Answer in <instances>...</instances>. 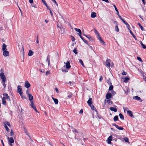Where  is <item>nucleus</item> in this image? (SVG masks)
Instances as JSON below:
<instances>
[{
  "label": "nucleus",
  "mask_w": 146,
  "mask_h": 146,
  "mask_svg": "<svg viewBox=\"0 0 146 146\" xmlns=\"http://www.w3.org/2000/svg\"><path fill=\"white\" fill-rule=\"evenodd\" d=\"M0 77L1 78L3 82H6L7 81L5 76L4 75L3 72H1L0 74Z\"/></svg>",
  "instance_id": "f257e3e1"
},
{
  "label": "nucleus",
  "mask_w": 146,
  "mask_h": 146,
  "mask_svg": "<svg viewBox=\"0 0 146 146\" xmlns=\"http://www.w3.org/2000/svg\"><path fill=\"white\" fill-rule=\"evenodd\" d=\"M127 28V29L129 31V32L130 33L131 35L133 36V38H134L135 40H137V38L133 34L132 31L130 29V26L129 25V26L128 27V26H126Z\"/></svg>",
  "instance_id": "f03ea898"
},
{
  "label": "nucleus",
  "mask_w": 146,
  "mask_h": 146,
  "mask_svg": "<svg viewBox=\"0 0 146 146\" xmlns=\"http://www.w3.org/2000/svg\"><path fill=\"white\" fill-rule=\"evenodd\" d=\"M21 86H17V92L19 93L20 95H21L23 94L22 89L21 88Z\"/></svg>",
  "instance_id": "7ed1b4c3"
},
{
  "label": "nucleus",
  "mask_w": 146,
  "mask_h": 146,
  "mask_svg": "<svg viewBox=\"0 0 146 146\" xmlns=\"http://www.w3.org/2000/svg\"><path fill=\"white\" fill-rule=\"evenodd\" d=\"M64 64H66V65L64 66V67L65 66L66 68L67 69H69L71 68L70 61H67L66 63L64 62Z\"/></svg>",
  "instance_id": "20e7f679"
},
{
  "label": "nucleus",
  "mask_w": 146,
  "mask_h": 146,
  "mask_svg": "<svg viewBox=\"0 0 146 146\" xmlns=\"http://www.w3.org/2000/svg\"><path fill=\"white\" fill-rule=\"evenodd\" d=\"M6 135L8 139V143H14V141L13 137H11L10 138L7 135Z\"/></svg>",
  "instance_id": "39448f33"
},
{
  "label": "nucleus",
  "mask_w": 146,
  "mask_h": 146,
  "mask_svg": "<svg viewBox=\"0 0 146 146\" xmlns=\"http://www.w3.org/2000/svg\"><path fill=\"white\" fill-rule=\"evenodd\" d=\"M82 33H83V35L86 36V37H87L89 39V40L90 41H93L94 40L93 38L92 37L90 36V35H86L85 34H84V30H83V32H82Z\"/></svg>",
  "instance_id": "423d86ee"
},
{
  "label": "nucleus",
  "mask_w": 146,
  "mask_h": 146,
  "mask_svg": "<svg viewBox=\"0 0 146 146\" xmlns=\"http://www.w3.org/2000/svg\"><path fill=\"white\" fill-rule=\"evenodd\" d=\"M111 60L110 59H107L106 60L105 66L107 67H110V62Z\"/></svg>",
  "instance_id": "0eeeda50"
},
{
  "label": "nucleus",
  "mask_w": 146,
  "mask_h": 146,
  "mask_svg": "<svg viewBox=\"0 0 146 146\" xmlns=\"http://www.w3.org/2000/svg\"><path fill=\"white\" fill-rule=\"evenodd\" d=\"M112 94L110 92H108L106 96V98L107 99H110L112 97Z\"/></svg>",
  "instance_id": "6e6552de"
},
{
  "label": "nucleus",
  "mask_w": 146,
  "mask_h": 146,
  "mask_svg": "<svg viewBox=\"0 0 146 146\" xmlns=\"http://www.w3.org/2000/svg\"><path fill=\"white\" fill-rule=\"evenodd\" d=\"M113 138L112 136L111 135L108 138L107 140L106 141L109 144H111V141L112 140V138Z\"/></svg>",
  "instance_id": "1a4fd4ad"
},
{
  "label": "nucleus",
  "mask_w": 146,
  "mask_h": 146,
  "mask_svg": "<svg viewBox=\"0 0 146 146\" xmlns=\"http://www.w3.org/2000/svg\"><path fill=\"white\" fill-rule=\"evenodd\" d=\"M31 85L28 81H26L25 82V86L26 88H29Z\"/></svg>",
  "instance_id": "9d476101"
},
{
  "label": "nucleus",
  "mask_w": 146,
  "mask_h": 146,
  "mask_svg": "<svg viewBox=\"0 0 146 146\" xmlns=\"http://www.w3.org/2000/svg\"><path fill=\"white\" fill-rule=\"evenodd\" d=\"M3 55L5 57L7 56H9V51L6 50H4L3 51Z\"/></svg>",
  "instance_id": "9b49d317"
},
{
  "label": "nucleus",
  "mask_w": 146,
  "mask_h": 146,
  "mask_svg": "<svg viewBox=\"0 0 146 146\" xmlns=\"http://www.w3.org/2000/svg\"><path fill=\"white\" fill-rule=\"evenodd\" d=\"M31 107L36 112H38V111L36 110V108L35 106L34 105L33 101H31Z\"/></svg>",
  "instance_id": "f8f14e48"
},
{
  "label": "nucleus",
  "mask_w": 146,
  "mask_h": 146,
  "mask_svg": "<svg viewBox=\"0 0 146 146\" xmlns=\"http://www.w3.org/2000/svg\"><path fill=\"white\" fill-rule=\"evenodd\" d=\"M72 96V94L71 92H68L66 96V98L69 99L71 98Z\"/></svg>",
  "instance_id": "ddd939ff"
},
{
  "label": "nucleus",
  "mask_w": 146,
  "mask_h": 146,
  "mask_svg": "<svg viewBox=\"0 0 146 146\" xmlns=\"http://www.w3.org/2000/svg\"><path fill=\"white\" fill-rule=\"evenodd\" d=\"M133 99H135L137 100H139L141 102L143 101V100L141 99V98L137 96H133Z\"/></svg>",
  "instance_id": "4468645a"
},
{
  "label": "nucleus",
  "mask_w": 146,
  "mask_h": 146,
  "mask_svg": "<svg viewBox=\"0 0 146 146\" xmlns=\"http://www.w3.org/2000/svg\"><path fill=\"white\" fill-rule=\"evenodd\" d=\"M3 95L4 96H5L6 99H7L10 102L11 99L10 97L7 94H3Z\"/></svg>",
  "instance_id": "2eb2a0df"
},
{
  "label": "nucleus",
  "mask_w": 146,
  "mask_h": 146,
  "mask_svg": "<svg viewBox=\"0 0 146 146\" xmlns=\"http://www.w3.org/2000/svg\"><path fill=\"white\" fill-rule=\"evenodd\" d=\"M87 103L88 104L89 106H90V105L92 104V99L91 98H90L87 102Z\"/></svg>",
  "instance_id": "dca6fc26"
},
{
  "label": "nucleus",
  "mask_w": 146,
  "mask_h": 146,
  "mask_svg": "<svg viewBox=\"0 0 146 146\" xmlns=\"http://www.w3.org/2000/svg\"><path fill=\"white\" fill-rule=\"evenodd\" d=\"M127 114L131 117H134L133 115L132 114V113L131 111L128 110L127 111Z\"/></svg>",
  "instance_id": "f3484780"
},
{
  "label": "nucleus",
  "mask_w": 146,
  "mask_h": 146,
  "mask_svg": "<svg viewBox=\"0 0 146 146\" xmlns=\"http://www.w3.org/2000/svg\"><path fill=\"white\" fill-rule=\"evenodd\" d=\"M28 96L29 99V100L30 101V102H31V101H33L32 100L33 99V96L31 94H29Z\"/></svg>",
  "instance_id": "a211bd4d"
},
{
  "label": "nucleus",
  "mask_w": 146,
  "mask_h": 146,
  "mask_svg": "<svg viewBox=\"0 0 146 146\" xmlns=\"http://www.w3.org/2000/svg\"><path fill=\"white\" fill-rule=\"evenodd\" d=\"M97 16L96 14L94 12H92L91 15V17L92 18H94Z\"/></svg>",
  "instance_id": "6ab92c4d"
},
{
  "label": "nucleus",
  "mask_w": 146,
  "mask_h": 146,
  "mask_svg": "<svg viewBox=\"0 0 146 146\" xmlns=\"http://www.w3.org/2000/svg\"><path fill=\"white\" fill-rule=\"evenodd\" d=\"M91 108V109L92 110H95V111L97 112V110H96V108H95L94 107V106L92 104H91V105H90V106H89Z\"/></svg>",
  "instance_id": "aec40b11"
},
{
  "label": "nucleus",
  "mask_w": 146,
  "mask_h": 146,
  "mask_svg": "<svg viewBox=\"0 0 146 146\" xmlns=\"http://www.w3.org/2000/svg\"><path fill=\"white\" fill-rule=\"evenodd\" d=\"M110 109L111 111H114V112H116L117 111V109L116 108L113 107H110Z\"/></svg>",
  "instance_id": "412c9836"
},
{
  "label": "nucleus",
  "mask_w": 146,
  "mask_h": 146,
  "mask_svg": "<svg viewBox=\"0 0 146 146\" xmlns=\"http://www.w3.org/2000/svg\"><path fill=\"white\" fill-rule=\"evenodd\" d=\"M33 52L31 50H30L29 51L28 55L29 56H31L33 55Z\"/></svg>",
  "instance_id": "4be33fe9"
},
{
  "label": "nucleus",
  "mask_w": 146,
  "mask_h": 146,
  "mask_svg": "<svg viewBox=\"0 0 146 146\" xmlns=\"http://www.w3.org/2000/svg\"><path fill=\"white\" fill-rule=\"evenodd\" d=\"M74 29L76 31H77L79 33V34L82 35V32L80 29H77L76 28H75Z\"/></svg>",
  "instance_id": "5701e85b"
},
{
  "label": "nucleus",
  "mask_w": 146,
  "mask_h": 146,
  "mask_svg": "<svg viewBox=\"0 0 146 146\" xmlns=\"http://www.w3.org/2000/svg\"><path fill=\"white\" fill-rule=\"evenodd\" d=\"M3 124L4 125L5 124L6 125H8L9 127L11 126L9 122H8L7 121H5L3 122Z\"/></svg>",
  "instance_id": "b1692460"
},
{
  "label": "nucleus",
  "mask_w": 146,
  "mask_h": 146,
  "mask_svg": "<svg viewBox=\"0 0 146 146\" xmlns=\"http://www.w3.org/2000/svg\"><path fill=\"white\" fill-rule=\"evenodd\" d=\"M6 45L5 44H3L2 45V50L3 51L7 50V49L6 48Z\"/></svg>",
  "instance_id": "393cba45"
},
{
  "label": "nucleus",
  "mask_w": 146,
  "mask_h": 146,
  "mask_svg": "<svg viewBox=\"0 0 146 146\" xmlns=\"http://www.w3.org/2000/svg\"><path fill=\"white\" fill-rule=\"evenodd\" d=\"M43 3L47 7L48 9H49V7L47 5L44 0H41Z\"/></svg>",
  "instance_id": "a878e982"
},
{
  "label": "nucleus",
  "mask_w": 146,
  "mask_h": 146,
  "mask_svg": "<svg viewBox=\"0 0 146 146\" xmlns=\"http://www.w3.org/2000/svg\"><path fill=\"white\" fill-rule=\"evenodd\" d=\"M121 20H122V22L127 26H128V27L129 26V25L128 24V23H127V22L125 21L122 18V19H121Z\"/></svg>",
  "instance_id": "bb28decb"
},
{
  "label": "nucleus",
  "mask_w": 146,
  "mask_h": 146,
  "mask_svg": "<svg viewBox=\"0 0 146 146\" xmlns=\"http://www.w3.org/2000/svg\"><path fill=\"white\" fill-rule=\"evenodd\" d=\"M21 52H22L23 53V58H24V48H23V45H22V48L21 49Z\"/></svg>",
  "instance_id": "cd10ccee"
},
{
  "label": "nucleus",
  "mask_w": 146,
  "mask_h": 146,
  "mask_svg": "<svg viewBox=\"0 0 146 146\" xmlns=\"http://www.w3.org/2000/svg\"><path fill=\"white\" fill-rule=\"evenodd\" d=\"M106 82L109 85H110L112 84V83L111 82V81L110 80V78H109L106 81Z\"/></svg>",
  "instance_id": "c85d7f7f"
},
{
  "label": "nucleus",
  "mask_w": 146,
  "mask_h": 146,
  "mask_svg": "<svg viewBox=\"0 0 146 146\" xmlns=\"http://www.w3.org/2000/svg\"><path fill=\"white\" fill-rule=\"evenodd\" d=\"M3 126L5 127V128L6 129V130L7 131V132H9L10 131V129L7 127V125L5 124L3 125Z\"/></svg>",
  "instance_id": "c756f323"
},
{
  "label": "nucleus",
  "mask_w": 146,
  "mask_h": 146,
  "mask_svg": "<svg viewBox=\"0 0 146 146\" xmlns=\"http://www.w3.org/2000/svg\"><path fill=\"white\" fill-rule=\"evenodd\" d=\"M140 42L141 45L142 46V48L144 49H146V46L145 45L143 44V42H142L141 41H140Z\"/></svg>",
  "instance_id": "7c9ffc66"
},
{
  "label": "nucleus",
  "mask_w": 146,
  "mask_h": 146,
  "mask_svg": "<svg viewBox=\"0 0 146 146\" xmlns=\"http://www.w3.org/2000/svg\"><path fill=\"white\" fill-rule=\"evenodd\" d=\"M129 77H125L124 80V82L127 83V82L129 80Z\"/></svg>",
  "instance_id": "2f4dec72"
},
{
  "label": "nucleus",
  "mask_w": 146,
  "mask_h": 146,
  "mask_svg": "<svg viewBox=\"0 0 146 146\" xmlns=\"http://www.w3.org/2000/svg\"><path fill=\"white\" fill-rule=\"evenodd\" d=\"M119 115L121 119L123 120L124 119V117L122 113H120Z\"/></svg>",
  "instance_id": "473e14b6"
},
{
  "label": "nucleus",
  "mask_w": 146,
  "mask_h": 146,
  "mask_svg": "<svg viewBox=\"0 0 146 146\" xmlns=\"http://www.w3.org/2000/svg\"><path fill=\"white\" fill-rule=\"evenodd\" d=\"M118 119V117L117 115H115L113 118V120L115 121H117Z\"/></svg>",
  "instance_id": "72a5a7b5"
},
{
  "label": "nucleus",
  "mask_w": 146,
  "mask_h": 146,
  "mask_svg": "<svg viewBox=\"0 0 146 146\" xmlns=\"http://www.w3.org/2000/svg\"><path fill=\"white\" fill-rule=\"evenodd\" d=\"M107 102L109 104H113V102L111 101V100L109 99L107 100Z\"/></svg>",
  "instance_id": "f704fd0d"
},
{
  "label": "nucleus",
  "mask_w": 146,
  "mask_h": 146,
  "mask_svg": "<svg viewBox=\"0 0 146 146\" xmlns=\"http://www.w3.org/2000/svg\"><path fill=\"white\" fill-rule=\"evenodd\" d=\"M137 24L141 28V30L142 31L144 30V28L143 27V26L141 25L140 23H138Z\"/></svg>",
  "instance_id": "c9c22d12"
},
{
  "label": "nucleus",
  "mask_w": 146,
  "mask_h": 146,
  "mask_svg": "<svg viewBox=\"0 0 146 146\" xmlns=\"http://www.w3.org/2000/svg\"><path fill=\"white\" fill-rule=\"evenodd\" d=\"M110 86L109 87V91H111L113 89V85H110Z\"/></svg>",
  "instance_id": "e433bc0d"
},
{
  "label": "nucleus",
  "mask_w": 146,
  "mask_h": 146,
  "mask_svg": "<svg viewBox=\"0 0 146 146\" xmlns=\"http://www.w3.org/2000/svg\"><path fill=\"white\" fill-rule=\"evenodd\" d=\"M117 127L116 128L119 130H122L124 129V128L123 127H119L118 125Z\"/></svg>",
  "instance_id": "4c0bfd02"
},
{
  "label": "nucleus",
  "mask_w": 146,
  "mask_h": 146,
  "mask_svg": "<svg viewBox=\"0 0 146 146\" xmlns=\"http://www.w3.org/2000/svg\"><path fill=\"white\" fill-rule=\"evenodd\" d=\"M79 62H80L81 63V65L83 67H84V64L83 62L81 59H79Z\"/></svg>",
  "instance_id": "58836bf2"
},
{
  "label": "nucleus",
  "mask_w": 146,
  "mask_h": 146,
  "mask_svg": "<svg viewBox=\"0 0 146 146\" xmlns=\"http://www.w3.org/2000/svg\"><path fill=\"white\" fill-rule=\"evenodd\" d=\"M115 30L117 32H118L119 31V29L118 27V26L117 25H116L115 27Z\"/></svg>",
  "instance_id": "ea45409f"
},
{
  "label": "nucleus",
  "mask_w": 146,
  "mask_h": 146,
  "mask_svg": "<svg viewBox=\"0 0 146 146\" xmlns=\"http://www.w3.org/2000/svg\"><path fill=\"white\" fill-rule=\"evenodd\" d=\"M113 6L115 8V11H116V12H117V14H119V12L118 10L117 9L116 6L115 5H113Z\"/></svg>",
  "instance_id": "a19ab883"
},
{
  "label": "nucleus",
  "mask_w": 146,
  "mask_h": 146,
  "mask_svg": "<svg viewBox=\"0 0 146 146\" xmlns=\"http://www.w3.org/2000/svg\"><path fill=\"white\" fill-rule=\"evenodd\" d=\"M14 132H13V130L12 129H11V132H10V135L11 136H13L14 135Z\"/></svg>",
  "instance_id": "79ce46f5"
},
{
  "label": "nucleus",
  "mask_w": 146,
  "mask_h": 146,
  "mask_svg": "<svg viewBox=\"0 0 146 146\" xmlns=\"http://www.w3.org/2000/svg\"><path fill=\"white\" fill-rule=\"evenodd\" d=\"M54 102L56 104H57L58 103V100L57 99L55 98L54 100Z\"/></svg>",
  "instance_id": "37998d69"
},
{
  "label": "nucleus",
  "mask_w": 146,
  "mask_h": 146,
  "mask_svg": "<svg viewBox=\"0 0 146 146\" xmlns=\"http://www.w3.org/2000/svg\"><path fill=\"white\" fill-rule=\"evenodd\" d=\"M100 42L104 45H106V43L102 39L100 40Z\"/></svg>",
  "instance_id": "c03bdc74"
},
{
  "label": "nucleus",
  "mask_w": 146,
  "mask_h": 146,
  "mask_svg": "<svg viewBox=\"0 0 146 146\" xmlns=\"http://www.w3.org/2000/svg\"><path fill=\"white\" fill-rule=\"evenodd\" d=\"M2 104L6 106L7 105L6 100H2Z\"/></svg>",
  "instance_id": "a18cd8bd"
},
{
  "label": "nucleus",
  "mask_w": 146,
  "mask_h": 146,
  "mask_svg": "<svg viewBox=\"0 0 146 146\" xmlns=\"http://www.w3.org/2000/svg\"><path fill=\"white\" fill-rule=\"evenodd\" d=\"M124 140L126 142L128 143L129 142L128 139L127 137L124 138Z\"/></svg>",
  "instance_id": "49530a36"
},
{
  "label": "nucleus",
  "mask_w": 146,
  "mask_h": 146,
  "mask_svg": "<svg viewBox=\"0 0 146 146\" xmlns=\"http://www.w3.org/2000/svg\"><path fill=\"white\" fill-rule=\"evenodd\" d=\"M82 40L85 43H86L87 45H88L89 46V45L88 44V41L87 40H86V39H84V38Z\"/></svg>",
  "instance_id": "de8ad7c7"
},
{
  "label": "nucleus",
  "mask_w": 146,
  "mask_h": 146,
  "mask_svg": "<svg viewBox=\"0 0 146 146\" xmlns=\"http://www.w3.org/2000/svg\"><path fill=\"white\" fill-rule=\"evenodd\" d=\"M97 38L99 41L102 39L100 36L99 35V34L97 35Z\"/></svg>",
  "instance_id": "09e8293b"
},
{
  "label": "nucleus",
  "mask_w": 146,
  "mask_h": 146,
  "mask_svg": "<svg viewBox=\"0 0 146 146\" xmlns=\"http://www.w3.org/2000/svg\"><path fill=\"white\" fill-rule=\"evenodd\" d=\"M111 94H112V96H113L116 94V92L114 91L113 90H112L111 91Z\"/></svg>",
  "instance_id": "8fccbe9b"
},
{
  "label": "nucleus",
  "mask_w": 146,
  "mask_h": 146,
  "mask_svg": "<svg viewBox=\"0 0 146 146\" xmlns=\"http://www.w3.org/2000/svg\"><path fill=\"white\" fill-rule=\"evenodd\" d=\"M137 59L139 61L141 62H143V61L141 59V58L139 57V56H137Z\"/></svg>",
  "instance_id": "3c124183"
},
{
  "label": "nucleus",
  "mask_w": 146,
  "mask_h": 146,
  "mask_svg": "<svg viewBox=\"0 0 146 146\" xmlns=\"http://www.w3.org/2000/svg\"><path fill=\"white\" fill-rule=\"evenodd\" d=\"M73 52L75 54H76L78 53V52H77V50L76 48H75L73 50Z\"/></svg>",
  "instance_id": "603ef678"
},
{
  "label": "nucleus",
  "mask_w": 146,
  "mask_h": 146,
  "mask_svg": "<svg viewBox=\"0 0 146 146\" xmlns=\"http://www.w3.org/2000/svg\"><path fill=\"white\" fill-rule=\"evenodd\" d=\"M20 95L21 96V97L23 99H27V97L23 95L22 94L21 95Z\"/></svg>",
  "instance_id": "864d4df0"
},
{
  "label": "nucleus",
  "mask_w": 146,
  "mask_h": 146,
  "mask_svg": "<svg viewBox=\"0 0 146 146\" xmlns=\"http://www.w3.org/2000/svg\"><path fill=\"white\" fill-rule=\"evenodd\" d=\"M71 40H72V41L73 42H74V41H75V39L74 37L72 36H71Z\"/></svg>",
  "instance_id": "5fc2aeb1"
},
{
  "label": "nucleus",
  "mask_w": 146,
  "mask_h": 146,
  "mask_svg": "<svg viewBox=\"0 0 146 146\" xmlns=\"http://www.w3.org/2000/svg\"><path fill=\"white\" fill-rule=\"evenodd\" d=\"M127 73V72H125L124 71H123V72L121 73V74L122 75H125Z\"/></svg>",
  "instance_id": "6e6d98bb"
},
{
  "label": "nucleus",
  "mask_w": 146,
  "mask_h": 146,
  "mask_svg": "<svg viewBox=\"0 0 146 146\" xmlns=\"http://www.w3.org/2000/svg\"><path fill=\"white\" fill-rule=\"evenodd\" d=\"M62 71L63 72H68V70L67 69H62Z\"/></svg>",
  "instance_id": "4d7b16f0"
},
{
  "label": "nucleus",
  "mask_w": 146,
  "mask_h": 146,
  "mask_svg": "<svg viewBox=\"0 0 146 146\" xmlns=\"http://www.w3.org/2000/svg\"><path fill=\"white\" fill-rule=\"evenodd\" d=\"M48 9L50 11V13L51 16H53V13H52V11L51 10L50 8H49V9Z\"/></svg>",
  "instance_id": "13d9d810"
},
{
  "label": "nucleus",
  "mask_w": 146,
  "mask_h": 146,
  "mask_svg": "<svg viewBox=\"0 0 146 146\" xmlns=\"http://www.w3.org/2000/svg\"><path fill=\"white\" fill-rule=\"evenodd\" d=\"M46 61L48 62V65L49 66L50 64V60L49 59H47L46 60Z\"/></svg>",
  "instance_id": "bf43d9fd"
},
{
  "label": "nucleus",
  "mask_w": 146,
  "mask_h": 146,
  "mask_svg": "<svg viewBox=\"0 0 146 146\" xmlns=\"http://www.w3.org/2000/svg\"><path fill=\"white\" fill-rule=\"evenodd\" d=\"M5 82H3V84L4 86V89L5 88L6 86V85L5 84Z\"/></svg>",
  "instance_id": "052dcab7"
},
{
  "label": "nucleus",
  "mask_w": 146,
  "mask_h": 146,
  "mask_svg": "<svg viewBox=\"0 0 146 146\" xmlns=\"http://www.w3.org/2000/svg\"><path fill=\"white\" fill-rule=\"evenodd\" d=\"M50 74V71H47L46 73V75H48V74Z\"/></svg>",
  "instance_id": "680f3d73"
},
{
  "label": "nucleus",
  "mask_w": 146,
  "mask_h": 146,
  "mask_svg": "<svg viewBox=\"0 0 146 146\" xmlns=\"http://www.w3.org/2000/svg\"><path fill=\"white\" fill-rule=\"evenodd\" d=\"M51 1H52L53 2H54V3H55V4L57 5H58V4L56 2V1H55V0H51Z\"/></svg>",
  "instance_id": "e2e57ef3"
},
{
  "label": "nucleus",
  "mask_w": 146,
  "mask_h": 146,
  "mask_svg": "<svg viewBox=\"0 0 146 146\" xmlns=\"http://www.w3.org/2000/svg\"><path fill=\"white\" fill-rule=\"evenodd\" d=\"M29 91L28 90H27L26 92V94L28 95H29V94H30L29 93Z\"/></svg>",
  "instance_id": "0e129e2a"
},
{
  "label": "nucleus",
  "mask_w": 146,
  "mask_h": 146,
  "mask_svg": "<svg viewBox=\"0 0 146 146\" xmlns=\"http://www.w3.org/2000/svg\"><path fill=\"white\" fill-rule=\"evenodd\" d=\"M81 35H80V34H79V36H80V38H81V39L83 40V39H84V38H83V37H82Z\"/></svg>",
  "instance_id": "69168bd1"
},
{
  "label": "nucleus",
  "mask_w": 146,
  "mask_h": 146,
  "mask_svg": "<svg viewBox=\"0 0 146 146\" xmlns=\"http://www.w3.org/2000/svg\"><path fill=\"white\" fill-rule=\"evenodd\" d=\"M62 26L61 25L59 26L58 25V24L57 25V27L59 28L60 29H61V28H62Z\"/></svg>",
  "instance_id": "338daca9"
},
{
  "label": "nucleus",
  "mask_w": 146,
  "mask_h": 146,
  "mask_svg": "<svg viewBox=\"0 0 146 146\" xmlns=\"http://www.w3.org/2000/svg\"><path fill=\"white\" fill-rule=\"evenodd\" d=\"M102 79H103V77H102V76H100V78L99 79V80L100 81H101L102 80Z\"/></svg>",
  "instance_id": "774afa93"
}]
</instances>
